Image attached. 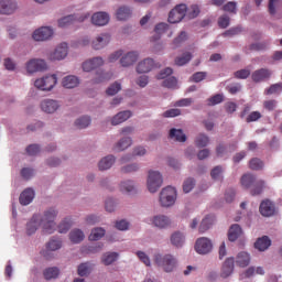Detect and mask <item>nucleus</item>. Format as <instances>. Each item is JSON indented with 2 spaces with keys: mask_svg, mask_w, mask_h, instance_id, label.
<instances>
[{
  "mask_svg": "<svg viewBox=\"0 0 282 282\" xmlns=\"http://www.w3.org/2000/svg\"><path fill=\"white\" fill-rule=\"evenodd\" d=\"M177 199V191L173 186L164 187L160 193V204L164 208H169L175 204Z\"/></svg>",
  "mask_w": 282,
  "mask_h": 282,
  "instance_id": "2",
  "label": "nucleus"
},
{
  "mask_svg": "<svg viewBox=\"0 0 282 282\" xmlns=\"http://www.w3.org/2000/svg\"><path fill=\"white\" fill-rule=\"evenodd\" d=\"M138 52L132 51L126 54L124 56L121 57L120 64L122 67H130V65H133L138 61Z\"/></svg>",
  "mask_w": 282,
  "mask_h": 282,
  "instance_id": "23",
  "label": "nucleus"
},
{
  "mask_svg": "<svg viewBox=\"0 0 282 282\" xmlns=\"http://www.w3.org/2000/svg\"><path fill=\"white\" fill-rule=\"evenodd\" d=\"M209 142H210V139L208 138V135L203 133L198 134L195 140L196 147H198L199 149H204V147H208Z\"/></svg>",
  "mask_w": 282,
  "mask_h": 282,
  "instance_id": "42",
  "label": "nucleus"
},
{
  "mask_svg": "<svg viewBox=\"0 0 282 282\" xmlns=\"http://www.w3.org/2000/svg\"><path fill=\"white\" fill-rule=\"evenodd\" d=\"M236 263L239 268H248V265H250V254L246 251L239 252L236 258Z\"/></svg>",
  "mask_w": 282,
  "mask_h": 282,
  "instance_id": "30",
  "label": "nucleus"
},
{
  "mask_svg": "<svg viewBox=\"0 0 282 282\" xmlns=\"http://www.w3.org/2000/svg\"><path fill=\"white\" fill-rule=\"evenodd\" d=\"M223 173H224V167H221L220 165H217L212 170L210 175L214 180H218L219 182H221L224 180Z\"/></svg>",
  "mask_w": 282,
  "mask_h": 282,
  "instance_id": "48",
  "label": "nucleus"
},
{
  "mask_svg": "<svg viewBox=\"0 0 282 282\" xmlns=\"http://www.w3.org/2000/svg\"><path fill=\"white\" fill-rule=\"evenodd\" d=\"M188 39L186 32L182 31L177 37L174 39L173 45L174 47H180L182 43H184Z\"/></svg>",
  "mask_w": 282,
  "mask_h": 282,
  "instance_id": "60",
  "label": "nucleus"
},
{
  "mask_svg": "<svg viewBox=\"0 0 282 282\" xmlns=\"http://www.w3.org/2000/svg\"><path fill=\"white\" fill-rule=\"evenodd\" d=\"M270 246H272V241L268 236H263L262 238H259L254 243V248L257 250H260V252H264V250H268Z\"/></svg>",
  "mask_w": 282,
  "mask_h": 282,
  "instance_id": "26",
  "label": "nucleus"
},
{
  "mask_svg": "<svg viewBox=\"0 0 282 282\" xmlns=\"http://www.w3.org/2000/svg\"><path fill=\"white\" fill-rule=\"evenodd\" d=\"M195 250L198 254H208L213 250V242L208 238H198L195 243Z\"/></svg>",
  "mask_w": 282,
  "mask_h": 282,
  "instance_id": "8",
  "label": "nucleus"
},
{
  "mask_svg": "<svg viewBox=\"0 0 282 282\" xmlns=\"http://www.w3.org/2000/svg\"><path fill=\"white\" fill-rule=\"evenodd\" d=\"M61 248H63L61 239H51L46 243V251H42V254L47 259V252H56V250H61Z\"/></svg>",
  "mask_w": 282,
  "mask_h": 282,
  "instance_id": "21",
  "label": "nucleus"
},
{
  "mask_svg": "<svg viewBox=\"0 0 282 282\" xmlns=\"http://www.w3.org/2000/svg\"><path fill=\"white\" fill-rule=\"evenodd\" d=\"M91 23L98 26L107 25L109 23V14L107 12H97L93 14Z\"/></svg>",
  "mask_w": 282,
  "mask_h": 282,
  "instance_id": "20",
  "label": "nucleus"
},
{
  "mask_svg": "<svg viewBox=\"0 0 282 282\" xmlns=\"http://www.w3.org/2000/svg\"><path fill=\"white\" fill-rule=\"evenodd\" d=\"M220 102H224V95L217 94L208 99L209 107H215V105H220Z\"/></svg>",
  "mask_w": 282,
  "mask_h": 282,
  "instance_id": "59",
  "label": "nucleus"
},
{
  "mask_svg": "<svg viewBox=\"0 0 282 282\" xmlns=\"http://www.w3.org/2000/svg\"><path fill=\"white\" fill-rule=\"evenodd\" d=\"M164 180L162 178V174L158 171H150L148 174V191L150 193H158V189L162 187Z\"/></svg>",
  "mask_w": 282,
  "mask_h": 282,
  "instance_id": "3",
  "label": "nucleus"
},
{
  "mask_svg": "<svg viewBox=\"0 0 282 282\" xmlns=\"http://www.w3.org/2000/svg\"><path fill=\"white\" fill-rule=\"evenodd\" d=\"M152 224L155 228H169L171 226V218L164 215H158L153 217Z\"/></svg>",
  "mask_w": 282,
  "mask_h": 282,
  "instance_id": "22",
  "label": "nucleus"
},
{
  "mask_svg": "<svg viewBox=\"0 0 282 282\" xmlns=\"http://www.w3.org/2000/svg\"><path fill=\"white\" fill-rule=\"evenodd\" d=\"M214 221H215V218L213 216H206L199 225V228H198L199 232L204 234V232H206V230H209V228H210V226H213Z\"/></svg>",
  "mask_w": 282,
  "mask_h": 282,
  "instance_id": "38",
  "label": "nucleus"
},
{
  "mask_svg": "<svg viewBox=\"0 0 282 282\" xmlns=\"http://www.w3.org/2000/svg\"><path fill=\"white\" fill-rule=\"evenodd\" d=\"M268 8L271 17H274L276 12H280V18H282V0H269Z\"/></svg>",
  "mask_w": 282,
  "mask_h": 282,
  "instance_id": "28",
  "label": "nucleus"
},
{
  "mask_svg": "<svg viewBox=\"0 0 282 282\" xmlns=\"http://www.w3.org/2000/svg\"><path fill=\"white\" fill-rule=\"evenodd\" d=\"M58 274H61V271L56 267L48 268L43 272V275L46 279V281L57 279Z\"/></svg>",
  "mask_w": 282,
  "mask_h": 282,
  "instance_id": "40",
  "label": "nucleus"
},
{
  "mask_svg": "<svg viewBox=\"0 0 282 282\" xmlns=\"http://www.w3.org/2000/svg\"><path fill=\"white\" fill-rule=\"evenodd\" d=\"M113 78V73H105L102 70H98L96 73V77L94 79V83H107V80H111Z\"/></svg>",
  "mask_w": 282,
  "mask_h": 282,
  "instance_id": "37",
  "label": "nucleus"
},
{
  "mask_svg": "<svg viewBox=\"0 0 282 282\" xmlns=\"http://www.w3.org/2000/svg\"><path fill=\"white\" fill-rule=\"evenodd\" d=\"M154 261L156 265H160L161 268H163L165 272H173V270H175V265L177 264V261L171 254H166V256L156 254L154 257Z\"/></svg>",
  "mask_w": 282,
  "mask_h": 282,
  "instance_id": "4",
  "label": "nucleus"
},
{
  "mask_svg": "<svg viewBox=\"0 0 282 282\" xmlns=\"http://www.w3.org/2000/svg\"><path fill=\"white\" fill-rule=\"evenodd\" d=\"M17 10L14 0H0V14H13Z\"/></svg>",
  "mask_w": 282,
  "mask_h": 282,
  "instance_id": "17",
  "label": "nucleus"
},
{
  "mask_svg": "<svg viewBox=\"0 0 282 282\" xmlns=\"http://www.w3.org/2000/svg\"><path fill=\"white\" fill-rule=\"evenodd\" d=\"M254 175L252 174H245L241 177V184L245 186V188H250L252 184H254Z\"/></svg>",
  "mask_w": 282,
  "mask_h": 282,
  "instance_id": "50",
  "label": "nucleus"
},
{
  "mask_svg": "<svg viewBox=\"0 0 282 282\" xmlns=\"http://www.w3.org/2000/svg\"><path fill=\"white\" fill-rule=\"evenodd\" d=\"M68 46L67 43L59 44L53 53L48 55L50 61H63L67 57Z\"/></svg>",
  "mask_w": 282,
  "mask_h": 282,
  "instance_id": "10",
  "label": "nucleus"
},
{
  "mask_svg": "<svg viewBox=\"0 0 282 282\" xmlns=\"http://www.w3.org/2000/svg\"><path fill=\"white\" fill-rule=\"evenodd\" d=\"M117 259H118V253L110 252V253L104 254L101 261H102L104 265H111V263H113Z\"/></svg>",
  "mask_w": 282,
  "mask_h": 282,
  "instance_id": "45",
  "label": "nucleus"
},
{
  "mask_svg": "<svg viewBox=\"0 0 282 282\" xmlns=\"http://www.w3.org/2000/svg\"><path fill=\"white\" fill-rule=\"evenodd\" d=\"M89 17H90L89 12L66 15L61 20H58V26L69 28V25H73V23H83V21H85L86 19H89Z\"/></svg>",
  "mask_w": 282,
  "mask_h": 282,
  "instance_id": "5",
  "label": "nucleus"
},
{
  "mask_svg": "<svg viewBox=\"0 0 282 282\" xmlns=\"http://www.w3.org/2000/svg\"><path fill=\"white\" fill-rule=\"evenodd\" d=\"M56 83H58L56 75H48L36 79L34 85L36 89H41L42 91H51V89H54L56 86Z\"/></svg>",
  "mask_w": 282,
  "mask_h": 282,
  "instance_id": "6",
  "label": "nucleus"
},
{
  "mask_svg": "<svg viewBox=\"0 0 282 282\" xmlns=\"http://www.w3.org/2000/svg\"><path fill=\"white\" fill-rule=\"evenodd\" d=\"M45 69H47V63H45L44 59L33 58L26 63V70L29 74L45 72Z\"/></svg>",
  "mask_w": 282,
  "mask_h": 282,
  "instance_id": "9",
  "label": "nucleus"
},
{
  "mask_svg": "<svg viewBox=\"0 0 282 282\" xmlns=\"http://www.w3.org/2000/svg\"><path fill=\"white\" fill-rule=\"evenodd\" d=\"M242 230L241 227L237 224L231 225V227L229 228L228 231V239L229 241H237V239H239V237H241L242 235Z\"/></svg>",
  "mask_w": 282,
  "mask_h": 282,
  "instance_id": "31",
  "label": "nucleus"
},
{
  "mask_svg": "<svg viewBox=\"0 0 282 282\" xmlns=\"http://www.w3.org/2000/svg\"><path fill=\"white\" fill-rule=\"evenodd\" d=\"M249 167L251 171H261V169H263V161L258 158L251 159L249 162Z\"/></svg>",
  "mask_w": 282,
  "mask_h": 282,
  "instance_id": "49",
  "label": "nucleus"
},
{
  "mask_svg": "<svg viewBox=\"0 0 282 282\" xmlns=\"http://www.w3.org/2000/svg\"><path fill=\"white\" fill-rule=\"evenodd\" d=\"M20 204L22 206H29V204H32V200L34 199V189L26 188L20 194Z\"/></svg>",
  "mask_w": 282,
  "mask_h": 282,
  "instance_id": "24",
  "label": "nucleus"
},
{
  "mask_svg": "<svg viewBox=\"0 0 282 282\" xmlns=\"http://www.w3.org/2000/svg\"><path fill=\"white\" fill-rule=\"evenodd\" d=\"M56 215H58V212H56L54 208L47 209L42 218L39 215H34L26 224V234L34 235V232L39 230V227L42 226L43 232H46V235H52L54 230H56V223H54Z\"/></svg>",
  "mask_w": 282,
  "mask_h": 282,
  "instance_id": "1",
  "label": "nucleus"
},
{
  "mask_svg": "<svg viewBox=\"0 0 282 282\" xmlns=\"http://www.w3.org/2000/svg\"><path fill=\"white\" fill-rule=\"evenodd\" d=\"M218 25L219 28H223V30H226V28H228V25H230V17L228 15H223L218 19Z\"/></svg>",
  "mask_w": 282,
  "mask_h": 282,
  "instance_id": "62",
  "label": "nucleus"
},
{
  "mask_svg": "<svg viewBox=\"0 0 282 282\" xmlns=\"http://www.w3.org/2000/svg\"><path fill=\"white\" fill-rule=\"evenodd\" d=\"M139 169L140 166L133 163L121 167V173H135V171H138Z\"/></svg>",
  "mask_w": 282,
  "mask_h": 282,
  "instance_id": "64",
  "label": "nucleus"
},
{
  "mask_svg": "<svg viewBox=\"0 0 282 282\" xmlns=\"http://www.w3.org/2000/svg\"><path fill=\"white\" fill-rule=\"evenodd\" d=\"M192 58L193 55L191 53H184L183 56L175 58V65L182 67L183 65H186V63H188Z\"/></svg>",
  "mask_w": 282,
  "mask_h": 282,
  "instance_id": "47",
  "label": "nucleus"
},
{
  "mask_svg": "<svg viewBox=\"0 0 282 282\" xmlns=\"http://www.w3.org/2000/svg\"><path fill=\"white\" fill-rule=\"evenodd\" d=\"M89 124H91V118L87 116L80 117L75 121L77 129H87Z\"/></svg>",
  "mask_w": 282,
  "mask_h": 282,
  "instance_id": "41",
  "label": "nucleus"
},
{
  "mask_svg": "<svg viewBox=\"0 0 282 282\" xmlns=\"http://www.w3.org/2000/svg\"><path fill=\"white\" fill-rule=\"evenodd\" d=\"M193 188H195V180L187 178L183 183V191H184V193H191V191H193Z\"/></svg>",
  "mask_w": 282,
  "mask_h": 282,
  "instance_id": "61",
  "label": "nucleus"
},
{
  "mask_svg": "<svg viewBox=\"0 0 282 282\" xmlns=\"http://www.w3.org/2000/svg\"><path fill=\"white\" fill-rule=\"evenodd\" d=\"M187 7L186 4H177L170 11L167 21L169 23H180L184 17H186Z\"/></svg>",
  "mask_w": 282,
  "mask_h": 282,
  "instance_id": "7",
  "label": "nucleus"
},
{
  "mask_svg": "<svg viewBox=\"0 0 282 282\" xmlns=\"http://www.w3.org/2000/svg\"><path fill=\"white\" fill-rule=\"evenodd\" d=\"M272 76V70L269 68H260L252 73L251 78L253 83H263V80H268Z\"/></svg>",
  "mask_w": 282,
  "mask_h": 282,
  "instance_id": "14",
  "label": "nucleus"
},
{
  "mask_svg": "<svg viewBox=\"0 0 282 282\" xmlns=\"http://www.w3.org/2000/svg\"><path fill=\"white\" fill-rule=\"evenodd\" d=\"M270 45V42H259L250 45V50L253 52H263Z\"/></svg>",
  "mask_w": 282,
  "mask_h": 282,
  "instance_id": "52",
  "label": "nucleus"
},
{
  "mask_svg": "<svg viewBox=\"0 0 282 282\" xmlns=\"http://www.w3.org/2000/svg\"><path fill=\"white\" fill-rule=\"evenodd\" d=\"M184 234L176 231L174 234H172L171 236V243L172 246H175V248H182L184 246Z\"/></svg>",
  "mask_w": 282,
  "mask_h": 282,
  "instance_id": "34",
  "label": "nucleus"
},
{
  "mask_svg": "<svg viewBox=\"0 0 282 282\" xmlns=\"http://www.w3.org/2000/svg\"><path fill=\"white\" fill-rule=\"evenodd\" d=\"M153 67H155L153 58H145L138 64L137 72L138 74H149Z\"/></svg>",
  "mask_w": 282,
  "mask_h": 282,
  "instance_id": "16",
  "label": "nucleus"
},
{
  "mask_svg": "<svg viewBox=\"0 0 282 282\" xmlns=\"http://www.w3.org/2000/svg\"><path fill=\"white\" fill-rule=\"evenodd\" d=\"M232 272H235V258L229 257L223 263L220 276L223 279H228Z\"/></svg>",
  "mask_w": 282,
  "mask_h": 282,
  "instance_id": "15",
  "label": "nucleus"
},
{
  "mask_svg": "<svg viewBox=\"0 0 282 282\" xmlns=\"http://www.w3.org/2000/svg\"><path fill=\"white\" fill-rule=\"evenodd\" d=\"M72 228V219L65 218L59 225H58V232L62 235L67 232Z\"/></svg>",
  "mask_w": 282,
  "mask_h": 282,
  "instance_id": "54",
  "label": "nucleus"
},
{
  "mask_svg": "<svg viewBox=\"0 0 282 282\" xmlns=\"http://www.w3.org/2000/svg\"><path fill=\"white\" fill-rule=\"evenodd\" d=\"M163 87L167 89H177V78L170 77L163 82Z\"/></svg>",
  "mask_w": 282,
  "mask_h": 282,
  "instance_id": "57",
  "label": "nucleus"
},
{
  "mask_svg": "<svg viewBox=\"0 0 282 282\" xmlns=\"http://www.w3.org/2000/svg\"><path fill=\"white\" fill-rule=\"evenodd\" d=\"M69 239L72 243H80L85 239V232L80 229H74L69 232Z\"/></svg>",
  "mask_w": 282,
  "mask_h": 282,
  "instance_id": "35",
  "label": "nucleus"
},
{
  "mask_svg": "<svg viewBox=\"0 0 282 282\" xmlns=\"http://www.w3.org/2000/svg\"><path fill=\"white\" fill-rule=\"evenodd\" d=\"M282 91V83L271 85L267 90V96H272V94H281Z\"/></svg>",
  "mask_w": 282,
  "mask_h": 282,
  "instance_id": "55",
  "label": "nucleus"
},
{
  "mask_svg": "<svg viewBox=\"0 0 282 282\" xmlns=\"http://www.w3.org/2000/svg\"><path fill=\"white\" fill-rule=\"evenodd\" d=\"M133 143V141L131 140V138H123L121 139L119 142L116 143V145L113 147L115 151H126V149H129V147Z\"/></svg>",
  "mask_w": 282,
  "mask_h": 282,
  "instance_id": "36",
  "label": "nucleus"
},
{
  "mask_svg": "<svg viewBox=\"0 0 282 282\" xmlns=\"http://www.w3.org/2000/svg\"><path fill=\"white\" fill-rule=\"evenodd\" d=\"M265 187V182L263 181H258L254 185L253 188L251 189V195H261L263 193V188Z\"/></svg>",
  "mask_w": 282,
  "mask_h": 282,
  "instance_id": "56",
  "label": "nucleus"
},
{
  "mask_svg": "<svg viewBox=\"0 0 282 282\" xmlns=\"http://www.w3.org/2000/svg\"><path fill=\"white\" fill-rule=\"evenodd\" d=\"M193 105V98H183L174 104V107H191Z\"/></svg>",
  "mask_w": 282,
  "mask_h": 282,
  "instance_id": "63",
  "label": "nucleus"
},
{
  "mask_svg": "<svg viewBox=\"0 0 282 282\" xmlns=\"http://www.w3.org/2000/svg\"><path fill=\"white\" fill-rule=\"evenodd\" d=\"M109 41H111V36L107 33H101L95 41H93V47L95 50H102V47L109 45Z\"/></svg>",
  "mask_w": 282,
  "mask_h": 282,
  "instance_id": "18",
  "label": "nucleus"
},
{
  "mask_svg": "<svg viewBox=\"0 0 282 282\" xmlns=\"http://www.w3.org/2000/svg\"><path fill=\"white\" fill-rule=\"evenodd\" d=\"M79 83L80 80L78 79V77L74 75H68L63 78L62 85L66 89H74V87H78Z\"/></svg>",
  "mask_w": 282,
  "mask_h": 282,
  "instance_id": "27",
  "label": "nucleus"
},
{
  "mask_svg": "<svg viewBox=\"0 0 282 282\" xmlns=\"http://www.w3.org/2000/svg\"><path fill=\"white\" fill-rule=\"evenodd\" d=\"M58 107H59L58 101L53 99H44L41 102V109L45 113H54V111H56Z\"/></svg>",
  "mask_w": 282,
  "mask_h": 282,
  "instance_id": "19",
  "label": "nucleus"
},
{
  "mask_svg": "<svg viewBox=\"0 0 282 282\" xmlns=\"http://www.w3.org/2000/svg\"><path fill=\"white\" fill-rule=\"evenodd\" d=\"M131 17V9L129 7H120L117 10V19L119 21H127Z\"/></svg>",
  "mask_w": 282,
  "mask_h": 282,
  "instance_id": "39",
  "label": "nucleus"
},
{
  "mask_svg": "<svg viewBox=\"0 0 282 282\" xmlns=\"http://www.w3.org/2000/svg\"><path fill=\"white\" fill-rule=\"evenodd\" d=\"M54 31L50 26H42L34 31L33 39L34 41H47L52 39Z\"/></svg>",
  "mask_w": 282,
  "mask_h": 282,
  "instance_id": "12",
  "label": "nucleus"
},
{
  "mask_svg": "<svg viewBox=\"0 0 282 282\" xmlns=\"http://www.w3.org/2000/svg\"><path fill=\"white\" fill-rule=\"evenodd\" d=\"M169 30V24L166 23H159L154 28L155 35L151 37V42L155 43V41H160L162 34Z\"/></svg>",
  "mask_w": 282,
  "mask_h": 282,
  "instance_id": "32",
  "label": "nucleus"
},
{
  "mask_svg": "<svg viewBox=\"0 0 282 282\" xmlns=\"http://www.w3.org/2000/svg\"><path fill=\"white\" fill-rule=\"evenodd\" d=\"M185 17H187V19H197V17H199V7L197 4H193L187 9Z\"/></svg>",
  "mask_w": 282,
  "mask_h": 282,
  "instance_id": "51",
  "label": "nucleus"
},
{
  "mask_svg": "<svg viewBox=\"0 0 282 282\" xmlns=\"http://www.w3.org/2000/svg\"><path fill=\"white\" fill-rule=\"evenodd\" d=\"M132 116L131 111L129 110H124L121 112H118L111 120V124H113L115 127L118 124H122V122H127V120H129V118Z\"/></svg>",
  "mask_w": 282,
  "mask_h": 282,
  "instance_id": "25",
  "label": "nucleus"
},
{
  "mask_svg": "<svg viewBox=\"0 0 282 282\" xmlns=\"http://www.w3.org/2000/svg\"><path fill=\"white\" fill-rule=\"evenodd\" d=\"M170 138L171 140H175L176 142H186V134H184V131H182V129H171Z\"/></svg>",
  "mask_w": 282,
  "mask_h": 282,
  "instance_id": "33",
  "label": "nucleus"
},
{
  "mask_svg": "<svg viewBox=\"0 0 282 282\" xmlns=\"http://www.w3.org/2000/svg\"><path fill=\"white\" fill-rule=\"evenodd\" d=\"M135 191V186H133L132 181H124L120 184V192L121 193H133Z\"/></svg>",
  "mask_w": 282,
  "mask_h": 282,
  "instance_id": "46",
  "label": "nucleus"
},
{
  "mask_svg": "<svg viewBox=\"0 0 282 282\" xmlns=\"http://www.w3.org/2000/svg\"><path fill=\"white\" fill-rule=\"evenodd\" d=\"M105 237V229L102 228H95L91 230L89 235V240L90 241H98Z\"/></svg>",
  "mask_w": 282,
  "mask_h": 282,
  "instance_id": "43",
  "label": "nucleus"
},
{
  "mask_svg": "<svg viewBox=\"0 0 282 282\" xmlns=\"http://www.w3.org/2000/svg\"><path fill=\"white\" fill-rule=\"evenodd\" d=\"M102 65H105L102 57H94L83 63V69L85 72H94V69H98V67H102Z\"/></svg>",
  "mask_w": 282,
  "mask_h": 282,
  "instance_id": "13",
  "label": "nucleus"
},
{
  "mask_svg": "<svg viewBox=\"0 0 282 282\" xmlns=\"http://www.w3.org/2000/svg\"><path fill=\"white\" fill-rule=\"evenodd\" d=\"M116 163L115 155H108L99 161V171H108Z\"/></svg>",
  "mask_w": 282,
  "mask_h": 282,
  "instance_id": "29",
  "label": "nucleus"
},
{
  "mask_svg": "<svg viewBox=\"0 0 282 282\" xmlns=\"http://www.w3.org/2000/svg\"><path fill=\"white\" fill-rule=\"evenodd\" d=\"M77 272L79 276H87L91 273V264L89 262H84L78 265Z\"/></svg>",
  "mask_w": 282,
  "mask_h": 282,
  "instance_id": "44",
  "label": "nucleus"
},
{
  "mask_svg": "<svg viewBox=\"0 0 282 282\" xmlns=\"http://www.w3.org/2000/svg\"><path fill=\"white\" fill-rule=\"evenodd\" d=\"M206 76H208V73H206V72L194 73L191 77V82L192 83H202V80H204L206 78Z\"/></svg>",
  "mask_w": 282,
  "mask_h": 282,
  "instance_id": "58",
  "label": "nucleus"
},
{
  "mask_svg": "<svg viewBox=\"0 0 282 282\" xmlns=\"http://www.w3.org/2000/svg\"><path fill=\"white\" fill-rule=\"evenodd\" d=\"M259 210L263 217H272V215L276 214V206L272 200L265 199L260 204Z\"/></svg>",
  "mask_w": 282,
  "mask_h": 282,
  "instance_id": "11",
  "label": "nucleus"
},
{
  "mask_svg": "<svg viewBox=\"0 0 282 282\" xmlns=\"http://www.w3.org/2000/svg\"><path fill=\"white\" fill-rule=\"evenodd\" d=\"M120 89H122V85L120 83L116 82L110 85V87L106 90V94L108 96H116V94H118V91H120Z\"/></svg>",
  "mask_w": 282,
  "mask_h": 282,
  "instance_id": "53",
  "label": "nucleus"
}]
</instances>
